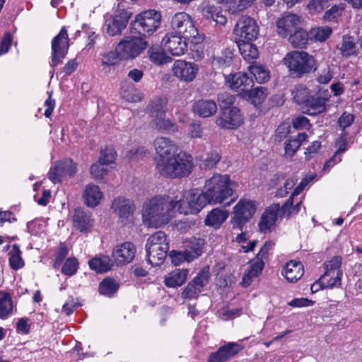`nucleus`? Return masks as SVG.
Returning a JSON list of instances; mask_svg holds the SVG:
<instances>
[{"instance_id": "nucleus-1", "label": "nucleus", "mask_w": 362, "mask_h": 362, "mask_svg": "<svg viewBox=\"0 0 362 362\" xmlns=\"http://www.w3.org/2000/svg\"><path fill=\"white\" fill-rule=\"evenodd\" d=\"M173 204L168 196H156L144 203L143 223L147 227L158 228L173 216Z\"/></svg>"}, {"instance_id": "nucleus-2", "label": "nucleus", "mask_w": 362, "mask_h": 362, "mask_svg": "<svg viewBox=\"0 0 362 362\" xmlns=\"http://www.w3.org/2000/svg\"><path fill=\"white\" fill-rule=\"evenodd\" d=\"M235 185V183L230 180L229 175L216 173L206 180L204 192L210 204H221L231 197L227 203L228 206L238 198V195L233 193Z\"/></svg>"}, {"instance_id": "nucleus-3", "label": "nucleus", "mask_w": 362, "mask_h": 362, "mask_svg": "<svg viewBox=\"0 0 362 362\" xmlns=\"http://www.w3.org/2000/svg\"><path fill=\"white\" fill-rule=\"evenodd\" d=\"M157 172L163 177L176 178L187 176L193 168L192 157L183 152L177 155L156 158Z\"/></svg>"}, {"instance_id": "nucleus-4", "label": "nucleus", "mask_w": 362, "mask_h": 362, "mask_svg": "<svg viewBox=\"0 0 362 362\" xmlns=\"http://www.w3.org/2000/svg\"><path fill=\"white\" fill-rule=\"evenodd\" d=\"M167 100L164 97L152 99L146 108V112L151 118V124L159 130L172 132L178 131L177 126L170 119H165Z\"/></svg>"}, {"instance_id": "nucleus-5", "label": "nucleus", "mask_w": 362, "mask_h": 362, "mask_svg": "<svg viewBox=\"0 0 362 362\" xmlns=\"http://www.w3.org/2000/svg\"><path fill=\"white\" fill-rule=\"evenodd\" d=\"M284 63L290 74L300 78L315 69V60L312 55L303 51H293L284 58Z\"/></svg>"}, {"instance_id": "nucleus-6", "label": "nucleus", "mask_w": 362, "mask_h": 362, "mask_svg": "<svg viewBox=\"0 0 362 362\" xmlns=\"http://www.w3.org/2000/svg\"><path fill=\"white\" fill-rule=\"evenodd\" d=\"M160 13L155 10L146 11L136 16L132 28L143 36L151 35L160 25Z\"/></svg>"}, {"instance_id": "nucleus-7", "label": "nucleus", "mask_w": 362, "mask_h": 362, "mask_svg": "<svg viewBox=\"0 0 362 362\" xmlns=\"http://www.w3.org/2000/svg\"><path fill=\"white\" fill-rule=\"evenodd\" d=\"M69 41L66 28L63 26L58 35L52 40V61L50 66L53 69L61 64L66 57L69 47ZM54 71L53 69L51 72L52 76Z\"/></svg>"}, {"instance_id": "nucleus-8", "label": "nucleus", "mask_w": 362, "mask_h": 362, "mask_svg": "<svg viewBox=\"0 0 362 362\" xmlns=\"http://www.w3.org/2000/svg\"><path fill=\"white\" fill-rule=\"evenodd\" d=\"M132 15V12L129 9H126L119 4L115 13L105 21L106 33L111 36L120 35L126 28Z\"/></svg>"}, {"instance_id": "nucleus-9", "label": "nucleus", "mask_w": 362, "mask_h": 362, "mask_svg": "<svg viewBox=\"0 0 362 362\" xmlns=\"http://www.w3.org/2000/svg\"><path fill=\"white\" fill-rule=\"evenodd\" d=\"M171 27L173 30L182 34L184 38L196 40L198 30L195 27L191 16L185 12L175 13L171 20Z\"/></svg>"}, {"instance_id": "nucleus-10", "label": "nucleus", "mask_w": 362, "mask_h": 362, "mask_svg": "<svg viewBox=\"0 0 362 362\" xmlns=\"http://www.w3.org/2000/svg\"><path fill=\"white\" fill-rule=\"evenodd\" d=\"M146 47V42L141 37H125L117 46L119 59L134 58Z\"/></svg>"}, {"instance_id": "nucleus-11", "label": "nucleus", "mask_w": 362, "mask_h": 362, "mask_svg": "<svg viewBox=\"0 0 362 362\" xmlns=\"http://www.w3.org/2000/svg\"><path fill=\"white\" fill-rule=\"evenodd\" d=\"M256 211L255 202L240 199L234 206L233 228L242 230L243 226L250 219Z\"/></svg>"}, {"instance_id": "nucleus-12", "label": "nucleus", "mask_w": 362, "mask_h": 362, "mask_svg": "<svg viewBox=\"0 0 362 362\" xmlns=\"http://www.w3.org/2000/svg\"><path fill=\"white\" fill-rule=\"evenodd\" d=\"M259 29L257 21L248 16H241L237 21L234 33L236 35L245 39L247 41H252L257 39Z\"/></svg>"}, {"instance_id": "nucleus-13", "label": "nucleus", "mask_w": 362, "mask_h": 362, "mask_svg": "<svg viewBox=\"0 0 362 362\" xmlns=\"http://www.w3.org/2000/svg\"><path fill=\"white\" fill-rule=\"evenodd\" d=\"M302 25L301 17L292 13H284L276 21L277 33L283 38L288 37Z\"/></svg>"}, {"instance_id": "nucleus-14", "label": "nucleus", "mask_w": 362, "mask_h": 362, "mask_svg": "<svg viewBox=\"0 0 362 362\" xmlns=\"http://www.w3.org/2000/svg\"><path fill=\"white\" fill-rule=\"evenodd\" d=\"M76 173V164L71 159H64L50 168L48 177L53 183H58L66 177H73Z\"/></svg>"}, {"instance_id": "nucleus-15", "label": "nucleus", "mask_w": 362, "mask_h": 362, "mask_svg": "<svg viewBox=\"0 0 362 362\" xmlns=\"http://www.w3.org/2000/svg\"><path fill=\"white\" fill-rule=\"evenodd\" d=\"M243 122V117L240 110L236 107L223 110L221 115L216 119V124L226 129H234L240 127Z\"/></svg>"}, {"instance_id": "nucleus-16", "label": "nucleus", "mask_w": 362, "mask_h": 362, "mask_svg": "<svg viewBox=\"0 0 362 362\" xmlns=\"http://www.w3.org/2000/svg\"><path fill=\"white\" fill-rule=\"evenodd\" d=\"M187 40H189L187 38ZM162 45L164 49L174 56H180L185 54L187 48V38L183 35L174 33H167L162 40Z\"/></svg>"}, {"instance_id": "nucleus-17", "label": "nucleus", "mask_w": 362, "mask_h": 362, "mask_svg": "<svg viewBox=\"0 0 362 362\" xmlns=\"http://www.w3.org/2000/svg\"><path fill=\"white\" fill-rule=\"evenodd\" d=\"M198 71L199 67L196 64L181 59L176 60L172 66L173 75L185 82L192 81Z\"/></svg>"}, {"instance_id": "nucleus-18", "label": "nucleus", "mask_w": 362, "mask_h": 362, "mask_svg": "<svg viewBox=\"0 0 362 362\" xmlns=\"http://www.w3.org/2000/svg\"><path fill=\"white\" fill-rule=\"evenodd\" d=\"M281 207L279 204H273L262 214L261 219L258 223L259 231L261 233H267L271 232L274 228L278 216L289 217L291 215L282 216Z\"/></svg>"}, {"instance_id": "nucleus-19", "label": "nucleus", "mask_w": 362, "mask_h": 362, "mask_svg": "<svg viewBox=\"0 0 362 362\" xmlns=\"http://www.w3.org/2000/svg\"><path fill=\"white\" fill-rule=\"evenodd\" d=\"M135 253V246L130 242H125L113 249L112 257L117 266H121L131 262Z\"/></svg>"}, {"instance_id": "nucleus-20", "label": "nucleus", "mask_w": 362, "mask_h": 362, "mask_svg": "<svg viewBox=\"0 0 362 362\" xmlns=\"http://www.w3.org/2000/svg\"><path fill=\"white\" fill-rule=\"evenodd\" d=\"M311 180L312 178L304 177L300 184L294 189L289 199H288L281 206V211L282 216L297 214L299 212L301 201L294 204L293 198L304 189Z\"/></svg>"}, {"instance_id": "nucleus-21", "label": "nucleus", "mask_w": 362, "mask_h": 362, "mask_svg": "<svg viewBox=\"0 0 362 362\" xmlns=\"http://www.w3.org/2000/svg\"><path fill=\"white\" fill-rule=\"evenodd\" d=\"M243 347L235 342H228L221 346L215 353L210 355L208 362H223L228 358L235 356L240 352Z\"/></svg>"}, {"instance_id": "nucleus-22", "label": "nucleus", "mask_w": 362, "mask_h": 362, "mask_svg": "<svg viewBox=\"0 0 362 362\" xmlns=\"http://www.w3.org/2000/svg\"><path fill=\"white\" fill-rule=\"evenodd\" d=\"M226 82L231 89L240 90L245 93L254 84L252 78H250L247 74L242 72L229 74L226 77Z\"/></svg>"}, {"instance_id": "nucleus-23", "label": "nucleus", "mask_w": 362, "mask_h": 362, "mask_svg": "<svg viewBox=\"0 0 362 362\" xmlns=\"http://www.w3.org/2000/svg\"><path fill=\"white\" fill-rule=\"evenodd\" d=\"M146 250L148 262L156 267L160 265L164 262L169 250V245L168 244L146 245Z\"/></svg>"}, {"instance_id": "nucleus-24", "label": "nucleus", "mask_w": 362, "mask_h": 362, "mask_svg": "<svg viewBox=\"0 0 362 362\" xmlns=\"http://www.w3.org/2000/svg\"><path fill=\"white\" fill-rule=\"evenodd\" d=\"M112 209L119 218L128 219L133 215L136 207L131 199L117 197L112 202Z\"/></svg>"}, {"instance_id": "nucleus-25", "label": "nucleus", "mask_w": 362, "mask_h": 362, "mask_svg": "<svg viewBox=\"0 0 362 362\" xmlns=\"http://www.w3.org/2000/svg\"><path fill=\"white\" fill-rule=\"evenodd\" d=\"M154 147L157 153L156 158L177 155V146L175 142L165 137H158L154 141Z\"/></svg>"}, {"instance_id": "nucleus-26", "label": "nucleus", "mask_w": 362, "mask_h": 362, "mask_svg": "<svg viewBox=\"0 0 362 362\" xmlns=\"http://www.w3.org/2000/svg\"><path fill=\"white\" fill-rule=\"evenodd\" d=\"M73 224L74 228L83 233L90 230L93 226V220L89 211L76 209L73 216Z\"/></svg>"}, {"instance_id": "nucleus-27", "label": "nucleus", "mask_w": 362, "mask_h": 362, "mask_svg": "<svg viewBox=\"0 0 362 362\" xmlns=\"http://www.w3.org/2000/svg\"><path fill=\"white\" fill-rule=\"evenodd\" d=\"M204 245V240L203 239L192 238L187 244L183 254H180L179 255L184 257L187 262H191L202 255Z\"/></svg>"}, {"instance_id": "nucleus-28", "label": "nucleus", "mask_w": 362, "mask_h": 362, "mask_svg": "<svg viewBox=\"0 0 362 362\" xmlns=\"http://www.w3.org/2000/svg\"><path fill=\"white\" fill-rule=\"evenodd\" d=\"M264 267V261L262 259H257L255 257L250 262V264L245 272L241 284L244 287L250 286L253 279L261 274Z\"/></svg>"}, {"instance_id": "nucleus-29", "label": "nucleus", "mask_w": 362, "mask_h": 362, "mask_svg": "<svg viewBox=\"0 0 362 362\" xmlns=\"http://www.w3.org/2000/svg\"><path fill=\"white\" fill-rule=\"evenodd\" d=\"M304 274V267L299 261L291 260L286 264L282 271V275L288 282H296Z\"/></svg>"}, {"instance_id": "nucleus-30", "label": "nucleus", "mask_w": 362, "mask_h": 362, "mask_svg": "<svg viewBox=\"0 0 362 362\" xmlns=\"http://www.w3.org/2000/svg\"><path fill=\"white\" fill-rule=\"evenodd\" d=\"M193 112L200 117H210L217 112V105L213 100H199L193 105Z\"/></svg>"}, {"instance_id": "nucleus-31", "label": "nucleus", "mask_w": 362, "mask_h": 362, "mask_svg": "<svg viewBox=\"0 0 362 362\" xmlns=\"http://www.w3.org/2000/svg\"><path fill=\"white\" fill-rule=\"evenodd\" d=\"M83 197L88 206L95 207L99 204L103 197V193L98 186L89 184L85 187Z\"/></svg>"}, {"instance_id": "nucleus-32", "label": "nucleus", "mask_w": 362, "mask_h": 362, "mask_svg": "<svg viewBox=\"0 0 362 362\" xmlns=\"http://www.w3.org/2000/svg\"><path fill=\"white\" fill-rule=\"evenodd\" d=\"M113 265V260L108 255H100L88 261L91 270L98 273H105L110 271Z\"/></svg>"}, {"instance_id": "nucleus-33", "label": "nucleus", "mask_w": 362, "mask_h": 362, "mask_svg": "<svg viewBox=\"0 0 362 362\" xmlns=\"http://www.w3.org/2000/svg\"><path fill=\"white\" fill-rule=\"evenodd\" d=\"M307 138L308 135L305 132L299 133L296 136H290L284 144L285 157L286 158H291Z\"/></svg>"}, {"instance_id": "nucleus-34", "label": "nucleus", "mask_w": 362, "mask_h": 362, "mask_svg": "<svg viewBox=\"0 0 362 362\" xmlns=\"http://www.w3.org/2000/svg\"><path fill=\"white\" fill-rule=\"evenodd\" d=\"M189 271L177 269L165 276L164 284L168 288L182 286L187 280Z\"/></svg>"}, {"instance_id": "nucleus-35", "label": "nucleus", "mask_w": 362, "mask_h": 362, "mask_svg": "<svg viewBox=\"0 0 362 362\" xmlns=\"http://www.w3.org/2000/svg\"><path fill=\"white\" fill-rule=\"evenodd\" d=\"M255 0H217L218 4L224 6L226 11L233 15H237L250 7Z\"/></svg>"}, {"instance_id": "nucleus-36", "label": "nucleus", "mask_w": 362, "mask_h": 362, "mask_svg": "<svg viewBox=\"0 0 362 362\" xmlns=\"http://www.w3.org/2000/svg\"><path fill=\"white\" fill-rule=\"evenodd\" d=\"M187 197L191 202L190 207L192 208L194 214L200 211V210L209 204V199L205 196L204 192L200 193L197 189H190L186 191Z\"/></svg>"}, {"instance_id": "nucleus-37", "label": "nucleus", "mask_w": 362, "mask_h": 362, "mask_svg": "<svg viewBox=\"0 0 362 362\" xmlns=\"http://www.w3.org/2000/svg\"><path fill=\"white\" fill-rule=\"evenodd\" d=\"M303 105L310 115L322 113L326 110L325 99L317 95H312Z\"/></svg>"}, {"instance_id": "nucleus-38", "label": "nucleus", "mask_w": 362, "mask_h": 362, "mask_svg": "<svg viewBox=\"0 0 362 362\" xmlns=\"http://www.w3.org/2000/svg\"><path fill=\"white\" fill-rule=\"evenodd\" d=\"M288 37V42L294 48H304L310 41L309 32L304 30L302 26H299V28H297Z\"/></svg>"}, {"instance_id": "nucleus-39", "label": "nucleus", "mask_w": 362, "mask_h": 362, "mask_svg": "<svg viewBox=\"0 0 362 362\" xmlns=\"http://www.w3.org/2000/svg\"><path fill=\"white\" fill-rule=\"evenodd\" d=\"M228 217L226 209L216 208L211 210L205 218V224L214 228H218Z\"/></svg>"}, {"instance_id": "nucleus-40", "label": "nucleus", "mask_w": 362, "mask_h": 362, "mask_svg": "<svg viewBox=\"0 0 362 362\" xmlns=\"http://www.w3.org/2000/svg\"><path fill=\"white\" fill-rule=\"evenodd\" d=\"M170 202L173 204V212L177 210L180 214L185 215L194 214L192 208L190 207L191 202L187 199L186 192H181L175 199H170Z\"/></svg>"}, {"instance_id": "nucleus-41", "label": "nucleus", "mask_w": 362, "mask_h": 362, "mask_svg": "<svg viewBox=\"0 0 362 362\" xmlns=\"http://www.w3.org/2000/svg\"><path fill=\"white\" fill-rule=\"evenodd\" d=\"M239 51L243 58L249 62H253L258 57V50L257 47L250 42V41H245L239 40L237 42Z\"/></svg>"}, {"instance_id": "nucleus-42", "label": "nucleus", "mask_w": 362, "mask_h": 362, "mask_svg": "<svg viewBox=\"0 0 362 362\" xmlns=\"http://www.w3.org/2000/svg\"><path fill=\"white\" fill-rule=\"evenodd\" d=\"M202 13L206 18L212 19L221 25H224L227 23V18L222 14V9L219 6L207 5L203 8Z\"/></svg>"}, {"instance_id": "nucleus-43", "label": "nucleus", "mask_w": 362, "mask_h": 362, "mask_svg": "<svg viewBox=\"0 0 362 362\" xmlns=\"http://www.w3.org/2000/svg\"><path fill=\"white\" fill-rule=\"evenodd\" d=\"M266 96L267 89L262 86L257 87L252 90L248 88L244 95V97L250 100L255 106L261 105L264 101Z\"/></svg>"}, {"instance_id": "nucleus-44", "label": "nucleus", "mask_w": 362, "mask_h": 362, "mask_svg": "<svg viewBox=\"0 0 362 362\" xmlns=\"http://www.w3.org/2000/svg\"><path fill=\"white\" fill-rule=\"evenodd\" d=\"M118 282L110 277L104 279L99 284L98 290L101 295L112 297L119 289Z\"/></svg>"}, {"instance_id": "nucleus-45", "label": "nucleus", "mask_w": 362, "mask_h": 362, "mask_svg": "<svg viewBox=\"0 0 362 362\" xmlns=\"http://www.w3.org/2000/svg\"><path fill=\"white\" fill-rule=\"evenodd\" d=\"M248 71L258 83H264L268 81L270 78L269 69L261 64H250L248 66Z\"/></svg>"}, {"instance_id": "nucleus-46", "label": "nucleus", "mask_w": 362, "mask_h": 362, "mask_svg": "<svg viewBox=\"0 0 362 362\" xmlns=\"http://www.w3.org/2000/svg\"><path fill=\"white\" fill-rule=\"evenodd\" d=\"M149 59L156 65H163L171 62L172 59L158 47H151L148 50Z\"/></svg>"}, {"instance_id": "nucleus-47", "label": "nucleus", "mask_w": 362, "mask_h": 362, "mask_svg": "<svg viewBox=\"0 0 362 362\" xmlns=\"http://www.w3.org/2000/svg\"><path fill=\"white\" fill-rule=\"evenodd\" d=\"M342 276L338 275L334 272H325L320 277V281L325 288L329 289L334 287H339L341 284Z\"/></svg>"}, {"instance_id": "nucleus-48", "label": "nucleus", "mask_w": 362, "mask_h": 362, "mask_svg": "<svg viewBox=\"0 0 362 362\" xmlns=\"http://www.w3.org/2000/svg\"><path fill=\"white\" fill-rule=\"evenodd\" d=\"M343 57H349L356 54V44L353 37L344 36L341 42L337 45Z\"/></svg>"}, {"instance_id": "nucleus-49", "label": "nucleus", "mask_w": 362, "mask_h": 362, "mask_svg": "<svg viewBox=\"0 0 362 362\" xmlns=\"http://www.w3.org/2000/svg\"><path fill=\"white\" fill-rule=\"evenodd\" d=\"M332 33V30L328 26L315 27L312 28L310 31V41H325Z\"/></svg>"}, {"instance_id": "nucleus-50", "label": "nucleus", "mask_w": 362, "mask_h": 362, "mask_svg": "<svg viewBox=\"0 0 362 362\" xmlns=\"http://www.w3.org/2000/svg\"><path fill=\"white\" fill-rule=\"evenodd\" d=\"M13 303L10 295L0 292V318H6L12 312Z\"/></svg>"}, {"instance_id": "nucleus-51", "label": "nucleus", "mask_w": 362, "mask_h": 362, "mask_svg": "<svg viewBox=\"0 0 362 362\" xmlns=\"http://www.w3.org/2000/svg\"><path fill=\"white\" fill-rule=\"evenodd\" d=\"M293 100L299 105H304L312 95L310 90L303 85H298L292 92Z\"/></svg>"}, {"instance_id": "nucleus-52", "label": "nucleus", "mask_w": 362, "mask_h": 362, "mask_svg": "<svg viewBox=\"0 0 362 362\" xmlns=\"http://www.w3.org/2000/svg\"><path fill=\"white\" fill-rule=\"evenodd\" d=\"M341 261L342 258L339 255L334 256L330 260L325 261L323 264L325 272H334L342 276Z\"/></svg>"}, {"instance_id": "nucleus-53", "label": "nucleus", "mask_w": 362, "mask_h": 362, "mask_svg": "<svg viewBox=\"0 0 362 362\" xmlns=\"http://www.w3.org/2000/svg\"><path fill=\"white\" fill-rule=\"evenodd\" d=\"M9 255V265L13 269L18 270L24 266V262L21 256V250L17 245L12 246Z\"/></svg>"}, {"instance_id": "nucleus-54", "label": "nucleus", "mask_w": 362, "mask_h": 362, "mask_svg": "<svg viewBox=\"0 0 362 362\" xmlns=\"http://www.w3.org/2000/svg\"><path fill=\"white\" fill-rule=\"evenodd\" d=\"M221 155L217 149H212L206 154L202 159V165L205 168L212 169L216 167L221 160Z\"/></svg>"}, {"instance_id": "nucleus-55", "label": "nucleus", "mask_w": 362, "mask_h": 362, "mask_svg": "<svg viewBox=\"0 0 362 362\" xmlns=\"http://www.w3.org/2000/svg\"><path fill=\"white\" fill-rule=\"evenodd\" d=\"M78 267V259L76 257H69L65 260L61 271L63 274L71 276L76 273Z\"/></svg>"}, {"instance_id": "nucleus-56", "label": "nucleus", "mask_w": 362, "mask_h": 362, "mask_svg": "<svg viewBox=\"0 0 362 362\" xmlns=\"http://www.w3.org/2000/svg\"><path fill=\"white\" fill-rule=\"evenodd\" d=\"M210 276L209 268L204 267L198 272L197 275L192 280V281L197 286V288L202 291V288L209 284Z\"/></svg>"}, {"instance_id": "nucleus-57", "label": "nucleus", "mask_w": 362, "mask_h": 362, "mask_svg": "<svg viewBox=\"0 0 362 362\" xmlns=\"http://www.w3.org/2000/svg\"><path fill=\"white\" fill-rule=\"evenodd\" d=\"M119 60H120L119 54L116 48L115 51L102 54L101 63L103 66H111L117 64Z\"/></svg>"}, {"instance_id": "nucleus-58", "label": "nucleus", "mask_w": 362, "mask_h": 362, "mask_svg": "<svg viewBox=\"0 0 362 362\" xmlns=\"http://www.w3.org/2000/svg\"><path fill=\"white\" fill-rule=\"evenodd\" d=\"M201 292V289L197 288V286L191 281L182 292L181 296L184 299H193L197 298Z\"/></svg>"}, {"instance_id": "nucleus-59", "label": "nucleus", "mask_w": 362, "mask_h": 362, "mask_svg": "<svg viewBox=\"0 0 362 362\" xmlns=\"http://www.w3.org/2000/svg\"><path fill=\"white\" fill-rule=\"evenodd\" d=\"M298 181V178L295 176L288 178L284 184L283 187H280L276 192L275 196L277 197H284L288 192L294 187Z\"/></svg>"}, {"instance_id": "nucleus-60", "label": "nucleus", "mask_w": 362, "mask_h": 362, "mask_svg": "<svg viewBox=\"0 0 362 362\" xmlns=\"http://www.w3.org/2000/svg\"><path fill=\"white\" fill-rule=\"evenodd\" d=\"M116 152L112 148H105L101 151L99 161L105 165L114 163Z\"/></svg>"}, {"instance_id": "nucleus-61", "label": "nucleus", "mask_w": 362, "mask_h": 362, "mask_svg": "<svg viewBox=\"0 0 362 362\" xmlns=\"http://www.w3.org/2000/svg\"><path fill=\"white\" fill-rule=\"evenodd\" d=\"M163 244L168 243L166 240V235L164 232L160 230L148 238L146 245H162Z\"/></svg>"}, {"instance_id": "nucleus-62", "label": "nucleus", "mask_w": 362, "mask_h": 362, "mask_svg": "<svg viewBox=\"0 0 362 362\" xmlns=\"http://www.w3.org/2000/svg\"><path fill=\"white\" fill-rule=\"evenodd\" d=\"M219 105L223 109H228V107L235 103V98L228 92H223L218 95L217 98Z\"/></svg>"}, {"instance_id": "nucleus-63", "label": "nucleus", "mask_w": 362, "mask_h": 362, "mask_svg": "<svg viewBox=\"0 0 362 362\" xmlns=\"http://www.w3.org/2000/svg\"><path fill=\"white\" fill-rule=\"evenodd\" d=\"M344 9V6L343 4L334 5L325 12L324 18L326 21H333L341 14Z\"/></svg>"}, {"instance_id": "nucleus-64", "label": "nucleus", "mask_w": 362, "mask_h": 362, "mask_svg": "<svg viewBox=\"0 0 362 362\" xmlns=\"http://www.w3.org/2000/svg\"><path fill=\"white\" fill-rule=\"evenodd\" d=\"M12 41H13L12 35L11 34V33L6 32L4 35V36L1 40L0 55L5 54L8 52V50L11 47V45L12 44Z\"/></svg>"}]
</instances>
